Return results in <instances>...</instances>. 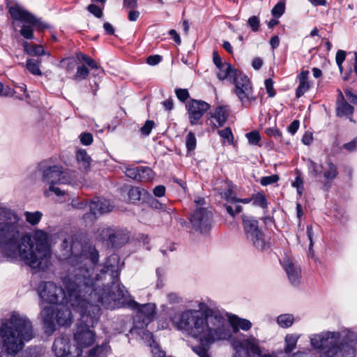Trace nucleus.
<instances>
[{"instance_id": "8fccbe9b", "label": "nucleus", "mask_w": 357, "mask_h": 357, "mask_svg": "<svg viewBox=\"0 0 357 357\" xmlns=\"http://www.w3.org/2000/svg\"><path fill=\"white\" fill-rule=\"evenodd\" d=\"M175 93L178 99L181 102H185L189 98L188 91L185 89H176Z\"/></svg>"}, {"instance_id": "052dcab7", "label": "nucleus", "mask_w": 357, "mask_h": 357, "mask_svg": "<svg viewBox=\"0 0 357 357\" xmlns=\"http://www.w3.org/2000/svg\"><path fill=\"white\" fill-rule=\"evenodd\" d=\"M343 148L350 152L356 150V149H357V138H355L352 141H351L347 144H344L343 145Z\"/></svg>"}, {"instance_id": "f3484780", "label": "nucleus", "mask_w": 357, "mask_h": 357, "mask_svg": "<svg viewBox=\"0 0 357 357\" xmlns=\"http://www.w3.org/2000/svg\"><path fill=\"white\" fill-rule=\"evenodd\" d=\"M209 105L202 100H191L188 104V114L190 123H198L204 114L209 109Z\"/></svg>"}, {"instance_id": "9b49d317", "label": "nucleus", "mask_w": 357, "mask_h": 357, "mask_svg": "<svg viewBox=\"0 0 357 357\" xmlns=\"http://www.w3.org/2000/svg\"><path fill=\"white\" fill-rule=\"evenodd\" d=\"M243 228L246 238L258 250L266 249L267 245L264 233L259 229L258 221L251 216H243Z\"/></svg>"}, {"instance_id": "49530a36", "label": "nucleus", "mask_w": 357, "mask_h": 357, "mask_svg": "<svg viewBox=\"0 0 357 357\" xmlns=\"http://www.w3.org/2000/svg\"><path fill=\"white\" fill-rule=\"evenodd\" d=\"M265 88L269 97L273 98L275 96V91L273 88V81L272 79H266L264 82Z\"/></svg>"}, {"instance_id": "6e6d98bb", "label": "nucleus", "mask_w": 357, "mask_h": 357, "mask_svg": "<svg viewBox=\"0 0 357 357\" xmlns=\"http://www.w3.org/2000/svg\"><path fill=\"white\" fill-rule=\"evenodd\" d=\"M248 23L253 31H257L259 28V20L257 16H252L248 19Z\"/></svg>"}, {"instance_id": "20e7f679", "label": "nucleus", "mask_w": 357, "mask_h": 357, "mask_svg": "<svg viewBox=\"0 0 357 357\" xmlns=\"http://www.w3.org/2000/svg\"><path fill=\"white\" fill-rule=\"evenodd\" d=\"M206 305L199 303V310H186L182 312L178 319H172L177 329L199 340L200 345L192 348L199 357H210L209 347L214 342L229 340L231 337L227 319L220 313L209 311L204 315Z\"/></svg>"}, {"instance_id": "a18cd8bd", "label": "nucleus", "mask_w": 357, "mask_h": 357, "mask_svg": "<svg viewBox=\"0 0 357 357\" xmlns=\"http://www.w3.org/2000/svg\"><path fill=\"white\" fill-rule=\"evenodd\" d=\"M292 186L296 188L297 193L301 197L303 190V181L299 175L296 177L294 181L292 183Z\"/></svg>"}, {"instance_id": "37998d69", "label": "nucleus", "mask_w": 357, "mask_h": 357, "mask_svg": "<svg viewBox=\"0 0 357 357\" xmlns=\"http://www.w3.org/2000/svg\"><path fill=\"white\" fill-rule=\"evenodd\" d=\"M284 4L282 2L278 3L272 9V15L276 17H280L284 12Z\"/></svg>"}, {"instance_id": "7c9ffc66", "label": "nucleus", "mask_w": 357, "mask_h": 357, "mask_svg": "<svg viewBox=\"0 0 357 357\" xmlns=\"http://www.w3.org/2000/svg\"><path fill=\"white\" fill-rule=\"evenodd\" d=\"M185 144L188 154H192L197 147V138L195 134L191 131L188 132L185 138Z\"/></svg>"}, {"instance_id": "e433bc0d", "label": "nucleus", "mask_w": 357, "mask_h": 357, "mask_svg": "<svg viewBox=\"0 0 357 357\" xmlns=\"http://www.w3.org/2000/svg\"><path fill=\"white\" fill-rule=\"evenodd\" d=\"M42 215L43 214L40 211H36L33 213L26 211L24 213L26 220L33 225H36L39 222L42 218Z\"/></svg>"}, {"instance_id": "412c9836", "label": "nucleus", "mask_w": 357, "mask_h": 357, "mask_svg": "<svg viewBox=\"0 0 357 357\" xmlns=\"http://www.w3.org/2000/svg\"><path fill=\"white\" fill-rule=\"evenodd\" d=\"M227 321L229 327L231 326L234 333H237L239 329L247 331L252 327V323L249 320L240 318L236 315L231 317L229 321L227 320Z\"/></svg>"}, {"instance_id": "2eb2a0df", "label": "nucleus", "mask_w": 357, "mask_h": 357, "mask_svg": "<svg viewBox=\"0 0 357 357\" xmlns=\"http://www.w3.org/2000/svg\"><path fill=\"white\" fill-rule=\"evenodd\" d=\"M212 214L205 208H199L194 211L190 222L192 227L201 233H206L211 226Z\"/></svg>"}, {"instance_id": "a19ab883", "label": "nucleus", "mask_w": 357, "mask_h": 357, "mask_svg": "<svg viewBox=\"0 0 357 357\" xmlns=\"http://www.w3.org/2000/svg\"><path fill=\"white\" fill-rule=\"evenodd\" d=\"M245 136L249 144L252 145H257L261 139L260 135L257 131L248 132Z\"/></svg>"}, {"instance_id": "ddd939ff", "label": "nucleus", "mask_w": 357, "mask_h": 357, "mask_svg": "<svg viewBox=\"0 0 357 357\" xmlns=\"http://www.w3.org/2000/svg\"><path fill=\"white\" fill-rule=\"evenodd\" d=\"M232 344L236 353L240 356L243 355V357L259 356L261 353L259 340L252 335L241 340H235Z\"/></svg>"}, {"instance_id": "680f3d73", "label": "nucleus", "mask_w": 357, "mask_h": 357, "mask_svg": "<svg viewBox=\"0 0 357 357\" xmlns=\"http://www.w3.org/2000/svg\"><path fill=\"white\" fill-rule=\"evenodd\" d=\"M123 8L126 9H134L137 7V0H123Z\"/></svg>"}, {"instance_id": "393cba45", "label": "nucleus", "mask_w": 357, "mask_h": 357, "mask_svg": "<svg viewBox=\"0 0 357 357\" xmlns=\"http://www.w3.org/2000/svg\"><path fill=\"white\" fill-rule=\"evenodd\" d=\"M301 335L298 334H287L284 338V351L285 354L291 353L296 347L297 342Z\"/></svg>"}, {"instance_id": "cd10ccee", "label": "nucleus", "mask_w": 357, "mask_h": 357, "mask_svg": "<svg viewBox=\"0 0 357 357\" xmlns=\"http://www.w3.org/2000/svg\"><path fill=\"white\" fill-rule=\"evenodd\" d=\"M252 199V205L255 206L260 207L262 209H266L268 207V200L266 195L261 192L253 194L251 196Z\"/></svg>"}, {"instance_id": "4468645a", "label": "nucleus", "mask_w": 357, "mask_h": 357, "mask_svg": "<svg viewBox=\"0 0 357 357\" xmlns=\"http://www.w3.org/2000/svg\"><path fill=\"white\" fill-rule=\"evenodd\" d=\"M52 349L57 357H79L82 354L79 348L70 345V337L66 335H61L55 339Z\"/></svg>"}, {"instance_id": "4be33fe9", "label": "nucleus", "mask_w": 357, "mask_h": 357, "mask_svg": "<svg viewBox=\"0 0 357 357\" xmlns=\"http://www.w3.org/2000/svg\"><path fill=\"white\" fill-rule=\"evenodd\" d=\"M322 169L324 178L327 183L332 182L338 175L337 166L331 160L326 161V167Z\"/></svg>"}, {"instance_id": "13d9d810", "label": "nucleus", "mask_w": 357, "mask_h": 357, "mask_svg": "<svg viewBox=\"0 0 357 357\" xmlns=\"http://www.w3.org/2000/svg\"><path fill=\"white\" fill-rule=\"evenodd\" d=\"M80 141H81L82 144L84 145H86V146L89 145L93 142V136L91 133H88V132L82 133L80 135Z\"/></svg>"}, {"instance_id": "603ef678", "label": "nucleus", "mask_w": 357, "mask_h": 357, "mask_svg": "<svg viewBox=\"0 0 357 357\" xmlns=\"http://www.w3.org/2000/svg\"><path fill=\"white\" fill-rule=\"evenodd\" d=\"M154 126V122L153 121H146L144 125L141 128V133L145 136H148Z\"/></svg>"}, {"instance_id": "39448f33", "label": "nucleus", "mask_w": 357, "mask_h": 357, "mask_svg": "<svg viewBox=\"0 0 357 357\" xmlns=\"http://www.w3.org/2000/svg\"><path fill=\"white\" fill-rule=\"evenodd\" d=\"M311 346L322 351L321 357H355L357 333L349 329L312 335Z\"/></svg>"}, {"instance_id": "69168bd1", "label": "nucleus", "mask_w": 357, "mask_h": 357, "mask_svg": "<svg viewBox=\"0 0 357 357\" xmlns=\"http://www.w3.org/2000/svg\"><path fill=\"white\" fill-rule=\"evenodd\" d=\"M169 303H178L181 302V298L175 293H169L167 296Z\"/></svg>"}, {"instance_id": "4d7b16f0", "label": "nucleus", "mask_w": 357, "mask_h": 357, "mask_svg": "<svg viewBox=\"0 0 357 357\" xmlns=\"http://www.w3.org/2000/svg\"><path fill=\"white\" fill-rule=\"evenodd\" d=\"M89 203L86 201H79L77 199H74L72 200L71 205L73 208L77 209H83L89 206Z\"/></svg>"}, {"instance_id": "6e6552de", "label": "nucleus", "mask_w": 357, "mask_h": 357, "mask_svg": "<svg viewBox=\"0 0 357 357\" xmlns=\"http://www.w3.org/2000/svg\"><path fill=\"white\" fill-rule=\"evenodd\" d=\"M7 8L13 20L12 26L15 28L18 22L22 24L20 33L23 38L29 40L33 39L34 27L38 31H43L47 28V25L24 9L18 3L9 1L7 3Z\"/></svg>"}, {"instance_id": "1a4fd4ad", "label": "nucleus", "mask_w": 357, "mask_h": 357, "mask_svg": "<svg viewBox=\"0 0 357 357\" xmlns=\"http://www.w3.org/2000/svg\"><path fill=\"white\" fill-rule=\"evenodd\" d=\"M234 93L238 97L241 106L249 108L257 100L250 79L243 73H239L234 79Z\"/></svg>"}, {"instance_id": "de8ad7c7", "label": "nucleus", "mask_w": 357, "mask_h": 357, "mask_svg": "<svg viewBox=\"0 0 357 357\" xmlns=\"http://www.w3.org/2000/svg\"><path fill=\"white\" fill-rule=\"evenodd\" d=\"M141 190L139 188H132L128 192L129 198L131 201L135 202L140 199Z\"/></svg>"}, {"instance_id": "58836bf2", "label": "nucleus", "mask_w": 357, "mask_h": 357, "mask_svg": "<svg viewBox=\"0 0 357 357\" xmlns=\"http://www.w3.org/2000/svg\"><path fill=\"white\" fill-rule=\"evenodd\" d=\"M42 349L38 347L27 349L20 357H41Z\"/></svg>"}, {"instance_id": "c756f323", "label": "nucleus", "mask_w": 357, "mask_h": 357, "mask_svg": "<svg viewBox=\"0 0 357 357\" xmlns=\"http://www.w3.org/2000/svg\"><path fill=\"white\" fill-rule=\"evenodd\" d=\"M100 236L103 241L109 243L112 246L116 243V234L112 228H103L100 232Z\"/></svg>"}, {"instance_id": "6ab92c4d", "label": "nucleus", "mask_w": 357, "mask_h": 357, "mask_svg": "<svg viewBox=\"0 0 357 357\" xmlns=\"http://www.w3.org/2000/svg\"><path fill=\"white\" fill-rule=\"evenodd\" d=\"M282 264L289 282L294 285L298 284L301 278L300 266L288 259H284Z\"/></svg>"}, {"instance_id": "5701e85b", "label": "nucleus", "mask_w": 357, "mask_h": 357, "mask_svg": "<svg viewBox=\"0 0 357 357\" xmlns=\"http://www.w3.org/2000/svg\"><path fill=\"white\" fill-rule=\"evenodd\" d=\"M22 45L24 52L31 56H50V53L46 52L40 45H30L28 42H24Z\"/></svg>"}, {"instance_id": "bb28decb", "label": "nucleus", "mask_w": 357, "mask_h": 357, "mask_svg": "<svg viewBox=\"0 0 357 357\" xmlns=\"http://www.w3.org/2000/svg\"><path fill=\"white\" fill-rule=\"evenodd\" d=\"M110 351V347L107 342H104L101 345L96 346L91 349L89 352V357H106Z\"/></svg>"}, {"instance_id": "a878e982", "label": "nucleus", "mask_w": 357, "mask_h": 357, "mask_svg": "<svg viewBox=\"0 0 357 357\" xmlns=\"http://www.w3.org/2000/svg\"><path fill=\"white\" fill-rule=\"evenodd\" d=\"M229 113L226 107L219 106L215 109V111L212 116L217 122V125L215 124V127L222 126L228 118Z\"/></svg>"}, {"instance_id": "a211bd4d", "label": "nucleus", "mask_w": 357, "mask_h": 357, "mask_svg": "<svg viewBox=\"0 0 357 357\" xmlns=\"http://www.w3.org/2000/svg\"><path fill=\"white\" fill-rule=\"evenodd\" d=\"M125 174L128 177L139 182H146L152 180L154 177L153 172L149 167H128Z\"/></svg>"}, {"instance_id": "c9c22d12", "label": "nucleus", "mask_w": 357, "mask_h": 357, "mask_svg": "<svg viewBox=\"0 0 357 357\" xmlns=\"http://www.w3.org/2000/svg\"><path fill=\"white\" fill-rule=\"evenodd\" d=\"M40 61L33 59H29L26 61V69L34 75H40L42 74L40 70Z\"/></svg>"}, {"instance_id": "774afa93", "label": "nucleus", "mask_w": 357, "mask_h": 357, "mask_svg": "<svg viewBox=\"0 0 357 357\" xmlns=\"http://www.w3.org/2000/svg\"><path fill=\"white\" fill-rule=\"evenodd\" d=\"M313 141V136L311 132H305L302 137V142L305 145H310Z\"/></svg>"}, {"instance_id": "9d476101", "label": "nucleus", "mask_w": 357, "mask_h": 357, "mask_svg": "<svg viewBox=\"0 0 357 357\" xmlns=\"http://www.w3.org/2000/svg\"><path fill=\"white\" fill-rule=\"evenodd\" d=\"M77 174L74 171L64 170L58 165L48 167L43 172V181L50 185L56 184H75Z\"/></svg>"}, {"instance_id": "f8f14e48", "label": "nucleus", "mask_w": 357, "mask_h": 357, "mask_svg": "<svg viewBox=\"0 0 357 357\" xmlns=\"http://www.w3.org/2000/svg\"><path fill=\"white\" fill-rule=\"evenodd\" d=\"M38 295L41 300L40 305H43L44 303L57 304L68 297L66 288L63 289L52 282L40 283L38 287Z\"/></svg>"}, {"instance_id": "09e8293b", "label": "nucleus", "mask_w": 357, "mask_h": 357, "mask_svg": "<svg viewBox=\"0 0 357 357\" xmlns=\"http://www.w3.org/2000/svg\"><path fill=\"white\" fill-rule=\"evenodd\" d=\"M233 190L229 189L221 193L222 198L230 203H236L237 198L233 195Z\"/></svg>"}, {"instance_id": "338daca9", "label": "nucleus", "mask_w": 357, "mask_h": 357, "mask_svg": "<svg viewBox=\"0 0 357 357\" xmlns=\"http://www.w3.org/2000/svg\"><path fill=\"white\" fill-rule=\"evenodd\" d=\"M139 16V12L135 8L134 9H130V11L128 13V20L131 22H135Z\"/></svg>"}, {"instance_id": "c85d7f7f", "label": "nucleus", "mask_w": 357, "mask_h": 357, "mask_svg": "<svg viewBox=\"0 0 357 357\" xmlns=\"http://www.w3.org/2000/svg\"><path fill=\"white\" fill-rule=\"evenodd\" d=\"M77 59L79 61H84L87 66H89V67L91 68V70H96L97 75H98L99 73L103 72V70L99 67L95 61L90 56L79 52L77 54Z\"/></svg>"}, {"instance_id": "f257e3e1", "label": "nucleus", "mask_w": 357, "mask_h": 357, "mask_svg": "<svg viewBox=\"0 0 357 357\" xmlns=\"http://www.w3.org/2000/svg\"><path fill=\"white\" fill-rule=\"evenodd\" d=\"M61 259L70 266L69 274L63 283L68 294L56 305L43 307L40 317L46 333L51 334L56 326H69L72 312L68 305L81 314V310L89 311L90 304L100 302L95 298L96 292L103 290L102 275L98 270V253L91 246L83 245L76 237L65 238L61 243Z\"/></svg>"}, {"instance_id": "b1692460", "label": "nucleus", "mask_w": 357, "mask_h": 357, "mask_svg": "<svg viewBox=\"0 0 357 357\" xmlns=\"http://www.w3.org/2000/svg\"><path fill=\"white\" fill-rule=\"evenodd\" d=\"M354 112V107L344 100L340 92V98L337 100V114L339 116H349Z\"/></svg>"}, {"instance_id": "423d86ee", "label": "nucleus", "mask_w": 357, "mask_h": 357, "mask_svg": "<svg viewBox=\"0 0 357 357\" xmlns=\"http://www.w3.org/2000/svg\"><path fill=\"white\" fill-rule=\"evenodd\" d=\"M33 337L31 321L23 315L13 314L0 328V357L3 350L15 356Z\"/></svg>"}, {"instance_id": "aec40b11", "label": "nucleus", "mask_w": 357, "mask_h": 357, "mask_svg": "<svg viewBox=\"0 0 357 357\" xmlns=\"http://www.w3.org/2000/svg\"><path fill=\"white\" fill-rule=\"evenodd\" d=\"M239 73L241 72L237 71L231 64L225 62L223 65L218 68L216 74L220 80H226L229 83H234V79Z\"/></svg>"}, {"instance_id": "c03bdc74", "label": "nucleus", "mask_w": 357, "mask_h": 357, "mask_svg": "<svg viewBox=\"0 0 357 357\" xmlns=\"http://www.w3.org/2000/svg\"><path fill=\"white\" fill-rule=\"evenodd\" d=\"M278 180H279V176L277 174H273L271 176L262 177L261 178L260 183L264 186H266L268 185L273 184V183L278 182Z\"/></svg>"}, {"instance_id": "e2e57ef3", "label": "nucleus", "mask_w": 357, "mask_h": 357, "mask_svg": "<svg viewBox=\"0 0 357 357\" xmlns=\"http://www.w3.org/2000/svg\"><path fill=\"white\" fill-rule=\"evenodd\" d=\"M300 122L298 120H294L293 122L291 123V124L288 127V131L291 134L294 135L298 128H299Z\"/></svg>"}, {"instance_id": "4c0bfd02", "label": "nucleus", "mask_w": 357, "mask_h": 357, "mask_svg": "<svg viewBox=\"0 0 357 357\" xmlns=\"http://www.w3.org/2000/svg\"><path fill=\"white\" fill-rule=\"evenodd\" d=\"M89 69L84 65L77 67L74 79L75 80L84 79L89 75Z\"/></svg>"}, {"instance_id": "bf43d9fd", "label": "nucleus", "mask_w": 357, "mask_h": 357, "mask_svg": "<svg viewBox=\"0 0 357 357\" xmlns=\"http://www.w3.org/2000/svg\"><path fill=\"white\" fill-rule=\"evenodd\" d=\"M13 94L14 92L10 88L4 87L3 84L0 82V96L9 97L13 96Z\"/></svg>"}, {"instance_id": "72a5a7b5", "label": "nucleus", "mask_w": 357, "mask_h": 357, "mask_svg": "<svg viewBox=\"0 0 357 357\" xmlns=\"http://www.w3.org/2000/svg\"><path fill=\"white\" fill-rule=\"evenodd\" d=\"M294 321V317L290 314H284L278 317L277 323L282 328L290 327Z\"/></svg>"}, {"instance_id": "f704fd0d", "label": "nucleus", "mask_w": 357, "mask_h": 357, "mask_svg": "<svg viewBox=\"0 0 357 357\" xmlns=\"http://www.w3.org/2000/svg\"><path fill=\"white\" fill-rule=\"evenodd\" d=\"M144 340L147 342H149V347L151 348L153 357H165V352L160 349V346L155 341V340L153 339V335L151 336V339L150 340Z\"/></svg>"}, {"instance_id": "7ed1b4c3", "label": "nucleus", "mask_w": 357, "mask_h": 357, "mask_svg": "<svg viewBox=\"0 0 357 357\" xmlns=\"http://www.w3.org/2000/svg\"><path fill=\"white\" fill-rule=\"evenodd\" d=\"M116 255H111L102 265L97 266L102 275L103 290L96 292L95 298L101 305L109 310L120 307H130L136 310L134 326L130 333L140 337L142 340H151L152 333L145 327L151 322L155 314V305L153 303L140 305L130 299L128 291L119 281V270Z\"/></svg>"}, {"instance_id": "f03ea898", "label": "nucleus", "mask_w": 357, "mask_h": 357, "mask_svg": "<svg viewBox=\"0 0 357 357\" xmlns=\"http://www.w3.org/2000/svg\"><path fill=\"white\" fill-rule=\"evenodd\" d=\"M0 215V246L4 249L6 257L35 270L47 268L51 258L47 234L37 230L33 236L24 234L16 242L20 234L18 216L7 208H1Z\"/></svg>"}, {"instance_id": "864d4df0", "label": "nucleus", "mask_w": 357, "mask_h": 357, "mask_svg": "<svg viewBox=\"0 0 357 357\" xmlns=\"http://www.w3.org/2000/svg\"><path fill=\"white\" fill-rule=\"evenodd\" d=\"M54 192L57 196H63L65 192L61 190L59 188L55 187L54 185L49 186V188L44 192V195L45 197H49L50 195V192Z\"/></svg>"}, {"instance_id": "5fc2aeb1", "label": "nucleus", "mask_w": 357, "mask_h": 357, "mask_svg": "<svg viewBox=\"0 0 357 357\" xmlns=\"http://www.w3.org/2000/svg\"><path fill=\"white\" fill-rule=\"evenodd\" d=\"M87 10L91 13H92L94 16H96V17H101L102 15V10L101 8H100L99 6H96V4H90L88 8H87Z\"/></svg>"}, {"instance_id": "473e14b6", "label": "nucleus", "mask_w": 357, "mask_h": 357, "mask_svg": "<svg viewBox=\"0 0 357 357\" xmlns=\"http://www.w3.org/2000/svg\"><path fill=\"white\" fill-rule=\"evenodd\" d=\"M308 174L313 178H316L321 173L322 166L318 165L311 159L306 160Z\"/></svg>"}, {"instance_id": "0eeeda50", "label": "nucleus", "mask_w": 357, "mask_h": 357, "mask_svg": "<svg viewBox=\"0 0 357 357\" xmlns=\"http://www.w3.org/2000/svg\"><path fill=\"white\" fill-rule=\"evenodd\" d=\"M100 305L90 304L89 311L81 310V317L77 324L74 332V340L77 344L75 348L82 351L84 348L91 346L96 340V333L93 330L100 315Z\"/></svg>"}, {"instance_id": "dca6fc26", "label": "nucleus", "mask_w": 357, "mask_h": 357, "mask_svg": "<svg viewBox=\"0 0 357 357\" xmlns=\"http://www.w3.org/2000/svg\"><path fill=\"white\" fill-rule=\"evenodd\" d=\"M89 208L90 213H86L83 218L86 221L87 219H89L90 221L92 222L96 218L97 215L106 213L112 211L114 205L109 200L97 197L90 202Z\"/></svg>"}, {"instance_id": "2f4dec72", "label": "nucleus", "mask_w": 357, "mask_h": 357, "mask_svg": "<svg viewBox=\"0 0 357 357\" xmlns=\"http://www.w3.org/2000/svg\"><path fill=\"white\" fill-rule=\"evenodd\" d=\"M76 158L78 163L84 169H86L90 166L91 160L85 150H78L76 153Z\"/></svg>"}, {"instance_id": "79ce46f5", "label": "nucleus", "mask_w": 357, "mask_h": 357, "mask_svg": "<svg viewBox=\"0 0 357 357\" xmlns=\"http://www.w3.org/2000/svg\"><path fill=\"white\" fill-rule=\"evenodd\" d=\"M310 89L308 82L299 81V85L296 89V95L297 98L301 97Z\"/></svg>"}, {"instance_id": "3c124183", "label": "nucleus", "mask_w": 357, "mask_h": 357, "mask_svg": "<svg viewBox=\"0 0 357 357\" xmlns=\"http://www.w3.org/2000/svg\"><path fill=\"white\" fill-rule=\"evenodd\" d=\"M346 57V52L344 50H338L336 53L335 56V61L337 63V65L338 66L340 70H342V63L345 60Z\"/></svg>"}, {"instance_id": "0e129e2a", "label": "nucleus", "mask_w": 357, "mask_h": 357, "mask_svg": "<svg viewBox=\"0 0 357 357\" xmlns=\"http://www.w3.org/2000/svg\"><path fill=\"white\" fill-rule=\"evenodd\" d=\"M161 61V56L159 55L149 56L147 59V63L151 66H155L159 63Z\"/></svg>"}, {"instance_id": "ea45409f", "label": "nucleus", "mask_w": 357, "mask_h": 357, "mask_svg": "<svg viewBox=\"0 0 357 357\" xmlns=\"http://www.w3.org/2000/svg\"><path fill=\"white\" fill-rule=\"evenodd\" d=\"M218 134L221 137L226 140L229 144L233 143V134L231 130L229 128H226L223 130H218Z\"/></svg>"}]
</instances>
